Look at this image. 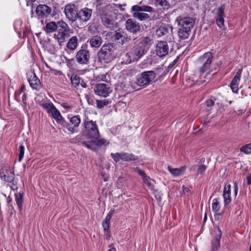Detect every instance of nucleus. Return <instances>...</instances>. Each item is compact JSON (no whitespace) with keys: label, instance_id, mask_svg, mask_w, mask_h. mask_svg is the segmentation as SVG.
I'll return each instance as SVG.
<instances>
[{"label":"nucleus","instance_id":"obj_1","mask_svg":"<svg viewBox=\"0 0 251 251\" xmlns=\"http://www.w3.org/2000/svg\"><path fill=\"white\" fill-rule=\"evenodd\" d=\"M44 29L47 34L56 31L54 34L53 37L57 41L59 45L64 43L66 39L70 36L71 29L68 24L63 21L57 23L53 21L47 23Z\"/></svg>","mask_w":251,"mask_h":251},{"label":"nucleus","instance_id":"obj_2","mask_svg":"<svg viewBox=\"0 0 251 251\" xmlns=\"http://www.w3.org/2000/svg\"><path fill=\"white\" fill-rule=\"evenodd\" d=\"M213 60V55L210 52H207L200 56L195 62V66L200 73L201 83L208 82L212 77L210 67Z\"/></svg>","mask_w":251,"mask_h":251},{"label":"nucleus","instance_id":"obj_3","mask_svg":"<svg viewBox=\"0 0 251 251\" xmlns=\"http://www.w3.org/2000/svg\"><path fill=\"white\" fill-rule=\"evenodd\" d=\"M98 16L102 24L107 28H113L115 21L113 17L114 4L112 3H100L97 6Z\"/></svg>","mask_w":251,"mask_h":251},{"label":"nucleus","instance_id":"obj_4","mask_svg":"<svg viewBox=\"0 0 251 251\" xmlns=\"http://www.w3.org/2000/svg\"><path fill=\"white\" fill-rule=\"evenodd\" d=\"M179 30L178 35L180 39L185 40L190 36L191 29L195 24V19L190 17H184L177 19Z\"/></svg>","mask_w":251,"mask_h":251},{"label":"nucleus","instance_id":"obj_5","mask_svg":"<svg viewBox=\"0 0 251 251\" xmlns=\"http://www.w3.org/2000/svg\"><path fill=\"white\" fill-rule=\"evenodd\" d=\"M84 130V135L88 139H97L100 136L98 126L96 121H93L85 114L82 124Z\"/></svg>","mask_w":251,"mask_h":251},{"label":"nucleus","instance_id":"obj_6","mask_svg":"<svg viewBox=\"0 0 251 251\" xmlns=\"http://www.w3.org/2000/svg\"><path fill=\"white\" fill-rule=\"evenodd\" d=\"M145 48L138 43L132 46L125 55V61L126 64L137 61L146 53Z\"/></svg>","mask_w":251,"mask_h":251},{"label":"nucleus","instance_id":"obj_7","mask_svg":"<svg viewBox=\"0 0 251 251\" xmlns=\"http://www.w3.org/2000/svg\"><path fill=\"white\" fill-rule=\"evenodd\" d=\"M107 36L111 39L112 41L122 46L129 42L131 40V37L122 29H118L109 32L107 33Z\"/></svg>","mask_w":251,"mask_h":251},{"label":"nucleus","instance_id":"obj_8","mask_svg":"<svg viewBox=\"0 0 251 251\" xmlns=\"http://www.w3.org/2000/svg\"><path fill=\"white\" fill-rule=\"evenodd\" d=\"M155 77L154 71H145L137 75L136 83L140 86H146L153 82Z\"/></svg>","mask_w":251,"mask_h":251},{"label":"nucleus","instance_id":"obj_9","mask_svg":"<svg viewBox=\"0 0 251 251\" xmlns=\"http://www.w3.org/2000/svg\"><path fill=\"white\" fill-rule=\"evenodd\" d=\"M0 176L3 180L11 183V189L14 190H17L18 186H17L16 182L14 181L13 170L10 169L9 167L2 168L0 171Z\"/></svg>","mask_w":251,"mask_h":251},{"label":"nucleus","instance_id":"obj_10","mask_svg":"<svg viewBox=\"0 0 251 251\" xmlns=\"http://www.w3.org/2000/svg\"><path fill=\"white\" fill-rule=\"evenodd\" d=\"M64 13L67 19L71 23L78 20V11L75 4H66L64 7Z\"/></svg>","mask_w":251,"mask_h":251},{"label":"nucleus","instance_id":"obj_11","mask_svg":"<svg viewBox=\"0 0 251 251\" xmlns=\"http://www.w3.org/2000/svg\"><path fill=\"white\" fill-rule=\"evenodd\" d=\"M112 46L110 44L103 45L98 53L99 58L107 62L112 58Z\"/></svg>","mask_w":251,"mask_h":251},{"label":"nucleus","instance_id":"obj_12","mask_svg":"<svg viewBox=\"0 0 251 251\" xmlns=\"http://www.w3.org/2000/svg\"><path fill=\"white\" fill-rule=\"evenodd\" d=\"M90 58V52L88 50L83 49V46L76 53L75 59L78 63L87 65L89 63Z\"/></svg>","mask_w":251,"mask_h":251},{"label":"nucleus","instance_id":"obj_13","mask_svg":"<svg viewBox=\"0 0 251 251\" xmlns=\"http://www.w3.org/2000/svg\"><path fill=\"white\" fill-rule=\"evenodd\" d=\"M94 91L96 94L105 98L108 97L112 92V89L109 85L104 83H99L96 85Z\"/></svg>","mask_w":251,"mask_h":251},{"label":"nucleus","instance_id":"obj_14","mask_svg":"<svg viewBox=\"0 0 251 251\" xmlns=\"http://www.w3.org/2000/svg\"><path fill=\"white\" fill-rule=\"evenodd\" d=\"M169 47L168 43L165 41H158L155 46V53L160 57H163L168 54Z\"/></svg>","mask_w":251,"mask_h":251},{"label":"nucleus","instance_id":"obj_15","mask_svg":"<svg viewBox=\"0 0 251 251\" xmlns=\"http://www.w3.org/2000/svg\"><path fill=\"white\" fill-rule=\"evenodd\" d=\"M93 10L92 9L85 7L78 11V21L82 23L88 22L92 17Z\"/></svg>","mask_w":251,"mask_h":251},{"label":"nucleus","instance_id":"obj_16","mask_svg":"<svg viewBox=\"0 0 251 251\" xmlns=\"http://www.w3.org/2000/svg\"><path fill=\"white\" fill-rule=\"evenodd\" d=\"M125 27L128 31L133 34L136 33L141 29L139 23L132 19H128L126 21Z\"/></svg>","mask_w":251,"mask_h":251},{"label":"nucleus","instance_id":"obj_17","mask_svg":"<svg viewBox=\"0 0 251 251\" xmlns=\"http://www.w3.org/2000/svg\"><path fill=\"white\" fill-rule=\"evenodd\" d=\"M27 75L28 82L31 88L37 90H39L41 88V83L34 72H30Z\"/></svg>","mask_w":251,"mask_h":251},{"label":"nucleus","instance_id":"obj_18","mask_svg":"<svg viewBox=\"0 0 251 251\" xmlns=\"http://www.w3.org/2000/svg\"><path fill=\"white\" fill-rule=\"evenodd\" d=\"M35 12L39 17L46 18L50 14L51 8L47 5L40 4L36 7Z\"/></svg>","mask_w":251,"mask_h":251},{"label":"nucleus","instance_id":"obj_19","mask_svg":"<svg viewBox=\"0 0 251 251\" xmlns=\"http://www.w3.org/2000/svg\"><path fill=\"white\" fill-rule=\"evenodd\" d=\"M242 72V69H239L238 71L230 84V88L234 93H237L238 91V86L240 81Z\"/></svg>","mask_w":251,"mask_h":251},{"label":"nucleus","instance_id":"obj_20","mask_svg":"<svg viewBox=\"0 0 251 251\" xmlns=\"http://www.w3.org/2000/svg\"><path fill=\"white\" fill-rule=\"evenodd\" d=\"M70 121L73 126L68 124L66 126V128L70 132L74 133L80 123V119L77 116H74L70 119Z\"/></svg>","mask_w":251,"mask_h":251},{"label":"nucleus","instance_id":"obj_21","mask_svg":"<svg viewBox=\"0 0 251 251\" xmlns=\"http://www.w3.org/2000/svg\"><path fill=\"white\" fill-rule=\"evenodd\" d=\"M222 231L219 227H218V233L216 234L213 240H212V251H216L220 246V240L222 237Z\"/></svg>","mask_w":251,"mask_h":251},{"label":"nucleus","instance_id":"obj_22","mask_svg":"<svg viewBox=\"0 0 251 251\" xmlns=\"http://www.w3.org/2000/svg\"><path fill=\"white\" fill-rule=\"evenodd\" d=\"M88 42L91 48H98L102 44V39L100 35H97L92 36Z\"/></svg>","mask_w":251,"mask_h":251},{"label":"nucleus","instance_id":"obj_23","mask_svg":"<svg viewBox=\"0 0 251 251\" xmlns=\"http://www.w3.org/2000/svg\"><path fill=\"white\" fill-rule=\"evenodd\" d=\"M224 6H220L218 9L217 17L216 18V23L219 27H222L224 25Z\"/></svg>","mask_w":251,"mask_h":251},{"label":"nucleus","instance_id":"obj_24","mask_svg":"<svg viewBox=\"0 0 251 251\" xmlns=\"http://www.w3.org/2000/svg\"><path fill=\"white\" fill-rule=\"evenodd\" d=\"M223 197L225 205H228L231 202L230 184L225 185L224 189Z\"/></svg>","mask_w":251,"mask_h":251},{"label":"nucleus","instance_id":"obj_25","mask_svg":"<svg viewBox=\"0 0 251 251\" xmlns=\"http://www.w3.org/2000/svg\"><path fill=\"white\" fill-rule=\"evenodd\" d=\"M168 169L170 173L175 176H179L183 175L185 171V167H181L179 168H173L169 166Z\"/></svg>","mask_w":251,"mask_h":251},{"label":"nucleus","instance_id":"obj_26","mask_svg":"<svg viewBox=\"0 0 251 251\" xmlns=\"http://www.w3.org/2000/svg\"><path fill=\"white\" fill-rule=\"evenodd\" d=\"M78 46V39L76 36L71 37L67 45V47L71 50H75Z\"/></svg>","mask_w":251,"mask_h":251},{"label":"nucleus","instance_id":"obj_27","mask_svg":"<svg viewBox=\"0 0 251 251\" xmlns=\"http://www.w3.org/2000/svg\"><path fill=\"white\" fill-rule=\"evenodd\" d=\"M155 4L160 9L164 10H168L171 7L169 2L166 0H155Z\"/></svg>","mask_w":251,"mask_h":251},{"label":"nucleus","instance_id":"obj_28","mask_svg":"<svg viewBox=\"0 0 251 251\" xmlns=\"http://www.w3.org/2000/svg\"><path fill=\"white\" fill-rule=\"evenodd\" d=\"M40 105L50 115L55 107L51 102H41Z\"/></svg>","mask_w":251,"mask_h":251},{"label":"nucleus","instance_id":"obj_29","mask_svg":"<svg viewBox=\"0 0 251 251\" xmlns=\"http://www.w3.org/2000/svg\"><path fill=\"white\" fill-rule=\"evenodd\" d=\"M121 160L124 161H135L137 159V157L133 154L126 152H121Z\"/></svg>","mask_w":251,"mask_h":251},{"label":"nucleus","instance_id":"obj_30","mask_svg":"<svg viewBox=\"0 0 251 251\" xmlns=\"http://www.w3.org/2000/svg\"><path fill=\"white\" fill-rule=\"evenodd\" d=\"M138 43L145 48L146 46H151L153 43V39L149 36L143 37L140 39Z\"/></svg>","mask_w":251,"mask_h":251},{"label":"nucleus","instance_id":"obj_31","mask_svg":"<svg viewBox=\"0 0 251 251\" xmlns=\"http://www.w3.org/2000/svg\"><path fill=\"white\" fill-rule=\"evenodd\" d=\"M15 201L16 203L18 206L19 210L21 211L23 209V195L21 192L19 193H16Z\"/></svg>","mask_w":251,"mask_h":251},{"label":"nucleus","instance_id":"obj_32","mask_svg":"<svg viewBox=\"0 0 251 251\" xmlns=\"http://www.w3.org/2000/svg\"><path fill=\"white\" fill-rule=\"evenodd\" d=\"M99 25L97 21L93 20L89 23L88 30L91 33H94L99 29Z\"/></svg>","mask_w":251,"mask_h":251},{"label":"nucleus","instance_id":"obj_33","mask_svg":"<svg viewBox=\"0 0 251 251\" xmlns=\"http://www.w3.org/2000/svg\"><path fill=\"white\" fill-rule=\"evenodd\" d=\"M133 16L140 21L147 20L150 18L148 14L139 12H134L133 14Z\"/></svg>","mask_w":251,"mask_h":251},{"label":"nucleus","instance_id":"obj_34","mask_svg":"<svg viewBox=\"0 0 251 251\" xmlns=\"http://www.w3.org/2000/svg\"><path fill=\"white\" fill-rule=\"evenodd\" d=\"M81 144L88 149H91L93 151L97 150V148H96V144L94 142V140L83 141L81 143Z\"/></svg>","mask_w":251,"mask_h":251},{"label":"nucleus","instance_id":"obj_35","mask_svg":"<svg viewBox=\"0 0 251 251\" xmlns=\"http://www.w3.org/2000/svg\"><path fill=\"white\" fill-rule=\"evenodd\" d=\"M50 116L53 117L57 122L61 121L62 119L60 112L56 108L52 111L50 115Z\"/></svg>","mask_w":251,"mask_h":251},{"label":"nucleus","instance_id":"obj_36","mask_svg":"<svg viewBox=\"0 0 251 251\" xmlns=\"http://www.w3.org/2000/svg\"><path fill=\"white\" fill-rule=\"evenodd\" d=\"M168 32L169 30L167 28L164 26H160L156 29V34L158 37H161L166 35Z\"/></svg>","mask_w":251,"mask_h":251},{"label":"nucleus","instance_id":"obj_37","mask_svg":"<svg viewBox=\"0 0 251 251\" xmlns=\"http://www.w3.org/2000/svg\"><path fill=\"white\" fill-rule=\"evenodd\" d=\"M240 151L246 154H251V143L242 146Z\"/></svg>","mask_w":251,"mask_h":251},{"label":"nucleus","instance_id":"obj_38","mask_svg":"<svg viewBox=\"0 0 251 251\" xmlns=\"http://www.w3.org/2000/svg\"><path fill=\"white\" fill-rule=\"evenodd\" d=\"M97 107L99 109L102 108L104 106L107 105L110 103L108 100L104 99L102 100H97Z\"/></svg>","mask_w":251,"mask_h":251},{"label":"nucleus","instance_id":"obj_39","mask_svg":"<svg viewBox=\"0 0 251 251\" xmlns=\"http://www.w3.org/2000/svg\"><path fill=\"white\" fill-rule=\"evenodd\" d=\"M144 183L146 184L148 188L151 190H153L154 189V185L152 184V182L153 180L150 178V177L147 176L145 178L143 179Z\"/></svg>","mask_w":251,"mask_h":251},{"label":"nucleus","instance_id":"obj_40","mask_svg":"<svg viewBox=\"0 0 251 251\" xmlns=\"http://www.w3.org/2000/svg\"><path fill=\"white\" fill-rule=\"evenodd\" d=\"M212 208L213 211L215 212H218L220 208V204L216 199H215L213 201L212 204Z\"/></svg>","mask_w":251,"mask_h":251},{"label":"nucleus","instance_id":"obj_41","mask_svg":"<svg viewBox=\"0 0 251 251\" xmlns=\"http://www.w3.org/2000/svg\"><path fill=\"white\" fill-rule=\"evenodd\" d=\"M97 139L98 140H94V142L95 143L96 148H97V150L98 149V148L101 147L102 145H104L106 143V140L103 138L99 139L98 138Z\"/></svg>","mask_w":251,"mask_h":251},{"label":"nucleus","instance_id":"obj_42","mask_svg":"<svg viewBox=\"0 0 251 251\" xmlns=\"http://www.w3.org/2000/svg\"><path fill=\"white\" fill-rule=\"evenodd\" d=\"M80 77L77 75L72 76L71 77V82L72 85L75 87L78 86L80 83Z\"/></svg>","mask_w":251,"mask_h":251},{"label":"nucleus","instance_id":"obj_43","mask_svg":"<svg viewBox=\"0 0 251 251\" xmlns=\"http://www.w3.org/2000/svg\"><path fill=\"white\" fill-rule=\"evenodd\" d=\"M19 158L18 161L19 162H21L22 160L23 159L24 156V153H25V147L23 145H21L19 147Z\"/></svg>","mask_w":251,"mask_h":251},{"label":"nucleus","instance_id":"obj_44","mask_svg":"<svg viewBox=\"0 0 251 251\" xmlns=\"http://www.w3.org/2000/svg\"><path fill=\"white\" fill-rule=\"evenodd\" d=\"M111 156H112L113 160L116 162H118L120 161V160H121V153L117 152L116 153H111Z\"/></svg>","mask_w":251,"mask_h":251},{"label":"nucleus","instance_id":"obj_45","mask_svg":"<svg viewBox=\"0 0 251 251\" xmlns=\"http://www.w3.org/2000/svg\"><path fill=\"white\" fill-rule=\"evenodd\" d=\"M110 221H107L105 220L103 221L102 223V226L103 227V229L104 231H107L109 230V225H110Z\"/></svg>","mask_w":251,"mask_h":251},{"label":"nucleus","instance_id":"obj_46","mask_svg":"<svg viewBox=\"0 0 251 251\" xmlns=\"http://www.w3.org/2000/svg\"><path fill=\"white\" fill-rule=\"evenodd\" d=\"M134 170L135 171L137 172L139 174V175L142 176L143 179H144V178L148 176L144 171L138 168H135Z\"/></svg>","mask_w":251,"mask_h":251},{"label":"nucleus","instance_id":"obj_47","mask_svg":"<svg viewBox=\"0 0 251 251\" xmlns=\"http://www.w3.org/2000/svg\"><path fill=\"white\" fill-rule=\"evenodd\" d=\"M207 167L206 165L203 164H201L200 165L198 168V172L199 174H201L203 173L205 170L206 169Z\"/></svg>","mask_w":251,"mask_h":251},{"label":"nucleus","instance_id":"obj_48","mask_svg":"<svg viewBox=\"0 0 251 251\" xmlns=\"http://www.w3.org/2000/svg\"><path fill=\"white\" fill-rule=\"evenodd\" d=\"M131 10L132 11H136V12H138L139 11H142V5H134L131 7Z\"/></svg>","mask_w":251,"mask_h":251},{"label":"nucleus","instance_id":"obj_49","mask_svg":"<svg viewBox=\"0 0 251 251\" xmlns=\"http://www.w3.org/2000/svg\"><path fill=\"white\" fill-rule=\"evenodd\" d=\"M114 211H115L114 209H111V210L108 213V214L105 218V220H107V221H110L111 217L114 213Z\"/></svg>","mask_w":251,"mask_h":251},{"label":"nucleus","instance_id":"obj_50","mask_svg":"<svg viewBox=\"0 0 251 251\" xmlns=\"http://www.w3.org/2000/svg\"><path fill=\"white\" fill-rule=\"evenodd\" d=\"M153 8L148 5H142V11L151 12L152 11Z\"/></svg>","mask_w":251,"mask_h":251},{"label":"nucleus","instance_id":"obj_51","mask_svg":"<svg viewBox=\"0 0 251 251\" xmlns=\"http://www.w3.org/2000/svg\"><path fill=\"white\" fill-rule=\"evenodd\" d=\"M214 101L212 99H208L205 101V104L207 107H211L214 104Z\"/></svg>","mask_w":251,"mask_h":251},{"label":"nucleus","instance_id":"obj_52","mask_svg":"<svg viewBox=\"0 0 251 251\" xmlns=\"http://www.w3.org/2000/svg\"><path fill=\"white\" fill-rule=\"evenodd\" d=\"M104 236H105V239L107 240H108L110 239L111 236H110V232L108 230H107V231H104Z\"/></svg>","mask_w":251,"mask_h":251},{"label":"nucleus","instance_id":"obj_53","mask_svg":"<svg viewBox=\"0 0 251 251\" xmlns=\"http://www.w3.org/2000/svg\"><path fill=\"white\" fill-rule=\"evenodd\" d=\"M247 181L248 185H251V174H248L247 176Z\"/></svg>","mask_w":251,"mask_h":251},{"label":"nucleus","instance_id":"obj_54","mask_svg":"<svg viewBox=\"0 0 251 251\" xmlns=\"http://www.w3.org/2000/svg\"><path fill=\"white\" fill-rule=\"evenodd\" d=\"M62 106L64 108L68 110H70L72 108V107L70 105H68L67 103H64L63 104H62Z\"/></svg>","mask_w":251,"mask_h":251},{"label":"nucleus","instance_id":"obj_55","mask_svg":"<svg viewBox=\"0 0 251 251\" xmlns=\"http://www.w3.org/2000/svg\"><path fill=\"white\" fill-rule=\"evenodd\" d=\"M22 100H23V102L26 104V95H25V94H24L23 96H22Z\"/></svg>","mask_w":251,"mask_h":251},{"label":"nucleus","instance_id":"obj_56","mask_svg":"<svg viewBox=\"0 0 251 251\" xmlns=\"http://www.w3.org/2000/svg\"><path fill=\"white\" fill-rule=\"evenodd\" d=\"M234 194L235 196L237 195L238 192V186L237 184L235 183L234 185Z\"/></svg>","mask_w":251,"mask_h":251},{"label":"nucleus","instance_id":"obj_57","mask_svg":"<svg viewBox=\"0 0 251 251\" xmlns=\"http://www.w3.org/2000/svg\"><path fill=\"white\" fill-rule=\"evenodd\" d=\"M8 203L9 205L12 208V209H14V207L12 204H10L11 202L12 201V199L10 198V197L8 198L7 199Z\"/></svg>","mask_w":251,"mask_h":251},{"label":"nucleus","instance_id":"obj_58","mask_svg":"<svg viewBox=\"0 0 251 251\" xmlns=\"http://www.w3.org/2000/svg\"><path fill=\"white\" fill-rule=\"evenodd\" d=\"M183 191L184 193H186V192L188 193L190 191V190L189 188H185L183 186Z\"/></svg>","mask_w":251,"mask_h":251},{"label":"nucleus","instance_id":"obj_59","mask_svg":"<svg viewBox=\"0 0 251 251\" xmlns=\"http://www.w3.org/2000/svg\"><path fill=\"white\" fill-rule=\"evenodd\" d=\"M246 100L248 102V103H251V94H250V96L248 97Z\"/></svg>","mask_w":251,"mask_h":251},{"label":"nucleus","instance_id":"obj_60","mask_svg":"<svg viewBox=\"0 0 251 251\" xmlns=\"http://www.w3.org/2000/svg\"><path fill=\"white\" fill-rule=\"evenodd\" d=\"M220 216H221V214H217L215 215V220L219 219Z\"/></svg>","mask_w":251,"mask_h":251},{"label":"nucleus","instance_id":"obj_61","mask_svg":"<svg viewBox=\"0 0 251 251\" xmlns=\"http://www.w3.org/2000/svg\"><path fill=\"white\" fill-rule=\"evenodd\" d=\"M108 251H116V250L115 248H112L109 249Z\"/></svg>","mask_w":251,"mask_h":251},{"label":"nucleus","instance_id":"obj_62","mask_svg":"<svg viewBox=\"0 0 251 251\" xmlns=\"http://www.w3.org/2000/svg\"><path fill=\"white\" fill-rule=\"evenodd\" d=\"M81 85L84 88L86 87V84L84 82H83L82 83H81Z\"/></svg>","mask_w":251,"mask_h":251},{"label":"nucleus","instance_id":"obj_63","mask_svg":"<svg viewBox=\"0 0 251 251\" xmlns=\"http://www.w3.org/2000/svg\"><path fill=\"white\" fill-rule=\"evenodd\" d=\"M206 219H207V215H206V213H205L204 219H203V222H205L206 221Z\"/></svg>","mask_w":251,"mask_h":251},{"label":"nucleus","instance_id":"obj_64","mask_svg":"<svg viewBox=\"0 0 251 251\" xmlns=\"http://www.w3.org/2000/svg\"><path fill=\"white\" fill-rule=\"evenodd\" d=\"M249 251H251V243L250 246V248H249Z\"/></svg>","mask_w":251,"mask_h":251}]
</instances>
